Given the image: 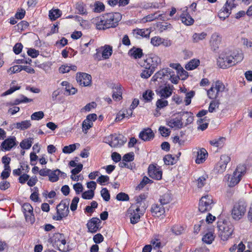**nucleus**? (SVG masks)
<instances>
[{
  "instance_id": "obj_1",
  "label": "nucleus",
  "mask_w": 252,
  "mask_h": 252,
  "mask_svg": "<svg viewBox=\"0 0 252 252\" xmlns=\"http://www.w3.org/2000/svg\"><path fill=\"white\" fill-rule=\"evenodd\" d=\"M243 58V54L241 52L225 50L220 54L217 63L220 68L225 69L241 62Z\"/></svg>"
},
{
  "instance_id": "obj_2",
  "label": "nucleus",
  "mask_w": 252,
  "mask_h": 252,
  "mask_svg": "<svg viewBox=\"0 0 252 252\" xmlns=\"http://www.w3.org/2000/svg\"><path fill=\"white\" fill-rule=\"evenodd\" d=\"M218 234L221 240L226 241L232 237L234 226L229 221H219L218 222Z\"/></svg>"
},
{
  "instance_id": "obj_3",
  "label": "nucleus",
  "mask_w": 252,
  "mask_h": 252,
  "mask_svg": "<svg viewBox=\"0 0 252 252\" xmlns=\"http://www.w3.org/2000/svg\"><path fill=\"white\" fill-rule=\"evenodd\" d=\"M246 171V167L244 165H239L232 175H226L225 179L227 180V185L230 187H234L239 183L242 176Z\"/></svg>"
},
{
  "instance_id": "obj_4",
  "label": "nucleus",
  "mask_w": 252,
  "mask_h": 252,
  "mask_svg": "<svg viewBox=\"0 0 252 252\" xmlns=\"http://www.w3.org/2000/svg\"><path fill=\"white\" fill-rule=\"evenodd\" d=\"M225 86L220 81H217L213 83L212 87L207 91V95L210 99H217L222 96L224 91Z\"/></svg>"
},
{
  "instance_id": "obj_5",
  "label": "nucleus",
  "mask_w": 252,
  "mask_h": 252,
  "mask_svg": "<svg viewBox=\"0 0 252 252\" xmlns=\"http://www.w3.org/2000/svg\"><path fill=\"white\" fill-rule=\"evenodd\" d=\"M160 63V58L155 54L151 53L146 56V59L142 61L140 64L145 68H151L152 69L155 70Z\"/></svg>"
},
{
  "instance_id": "obj_6",
  "label": "nucleus",
  "mask_w": 252,
  "mask_h": 252,
  "mask_svg": "<svg viewBox=\"0 0 252 252\" xmlns=\"http://www.w3.org/2000/svg\"><path fill=\"white\" fill-rule=\"evenodd\" d=\"M48 242L52 244L54 247L57 246L59 250L62 252H66L67 248L65 247L66 243L65 237L63 234L56 233L48 239Z\"/></svg>"
},
{
  "instance_id": "obj_7",
  "label": "nucleus",
  "mask_w": 252,
  "mask_h": 252,
  "mask_svg": "<svg viewBox=\"0 0 252 252\" xmlns=\"http://www.w3.org/2000/svg\"><path fill=\"white\" fill-rule=\"evenodd\" d=\"M126 141L123 135L116 134H111L104 139V141L111 147H118L122 146Z\"/></svg>"
},
{
  "instance_id": "obj_8",
  "label": "nucleus",
  "mask_w": 252,
  "mask_h": 252,
  "mask_svg": "<svg viewBox=\"0 0 252 252\" xmlns=\"http://www.w3.org/2000/svg\"><path fill=\"white\" fill-rule=\"evenodd\" d=\"M103 15L108 29L116 27L122 18V15L119 12L108 13Z\"/></svg>"
},
{
  "instance_id": "obj_9",
  "label": "nucleus",
  "mask_w": 252,
  "mask_h": 252,
  "mask_svg": "<svg viewBox=\"0 0 252 252\" xmlns=\"http://www.w3.org/2000/svg\"><path fill=\"white\" fill-rule=\"evenodd\" d=\"M247 204L242 201L236 203L232 210V217L235 220H240L246 211Z\"/></svg>"
},
{
  "instance_id": "obj_10",
  "label": "nucleus",
  "mask_w": 252,
  "mask_h": 252,
  "mask_svg": "<svg viewBox=\"0 0 252 252\" xmlns=\"http://www.w3.org/2000/svg\"><path fill=\"white\" fill-rule=\"evenodd\" d=\"M214 204L213 198L211 195L203 196L200 199L198 209L202 213L209 211Z\"/></svg>"
},
{
  "instance_id": "obj_11",
  "label": "nucleus",
  "mask_w": 252,
  "mask_h": 252,
  "mask_svg": "<svg viewBox=\"0 0 252 252\" xmlns=\"http://www.w3.org/2000/svg\"><path fill=\"white\" fill-rule=\"evenodd\" d=\"M68 205V201H62L57 207V215L54 219L60 220L66 217L69 213Z\"/></svg>"
},
{
  "instance_id": "obj_12",
  "label": "nucleus",
  "mask_w": 252,
  "mask_h": 252,
  "mask_svg": "<svg viewBox=\"0 0 252 252\" xmlns=\"http://www.w3.org/2000/svg\"><path fill=\"white\" fill-rule=\"evenodd\" d=\"M96 53L94 54V58L98 60H101V57L103 59H107L112 55V47L108 45H105L96 50Z\"/></svg>"
},
{
  "instance_id": "obj_13",
  "label": "nucleus",
  "mask_w": 252,
  "mask_h": 252,
  "mask_svg": "<svg viewBox=\"0 0 252 252\" xmlns=\"http://www.w3.org/2000/svg\"><path fill=\"white\" fill-rule=\"evenodd\" d=\"M127 213L131 223L135 224L139 221L142 213L140 212L138 205L131 206L128 209Z\"/></svg>"
},
{
  "instance_id": "obj_14",
  "label": "nucleus",
  "mask_w": 252,
  "mask_h": 252,
  "mask_svg": "<svg viewBox=\"0 0 252 252\" xmlns=\"http://www.w3.org/2000/svg\"><path fill=\"white\" fill-rule=\"evenodd\" d=\"M230 161V158L226 155L220 156V161L216 164L214 170L218 173H222L226 169L227 164Z\"/></svg>"
},
{
  "instance_id": "obj_15",
  "label": "nucleus",
  "mask_w": 252,
  "mask_h": 252,
  "mask_svg": "<svg viewBox=\"0 0 252 252\" xmlns=\"http://www.w3.org/2000/svg\"><path fill=\"white\" fill-rule=\"evenodd\" d=\"M156 76L157 78H161L162 77L167 76L169 77L170 81L175 84H177L179 80V77L172 74L171 69L165 68L158 72L155 76Z\"/></svg>"
},
{
  "instance_id": "obj_16",
  "label": "nucleus",
  "mask_w": 252,
  "mask_h": 252,
  "mask_svg": "<svg viewBox=\"0 0 252 252\" xmlns=\"http://www.w3.org/2000/svg\"><path fill=\"white\" fill-rule=\"evenodd\" d=\"M174 86L172 85L166 84L164 86L160 87L157 90V94L161 98H167L172 94Z\"/></svg>"
},
{
  "instance_id": "obj_17",
  "label": "nucleus",
  "mask_w": 252,
  "mask_h": 252,
  "mask_svg": "<svg viewBox=\"0 0 252 252\" xmlns=\"http://www.w3.org/2000/svg\"><path fill=\"white\" fill-rule=\"evenodd\" d=\"M148 174L152 178L159 180L162 178V171L159 166L150 164L148 167Z\"/></svg>"
},
{
  "instance_id": "obj_18",
  "label": "nucleus",
  "mask_w": 252,
  "mask_h": 252,
  "mask_svg": "<svg viewBox=\"0 0 252 252\" xmlns=\"http://www.w3.org/2000/svg\"><path fill=\"white\" fill-rule=\"evenodd\" d=\"M97 119V115L94 114H91L88 115L86 119L83 122L82 126V131L86 133L88 130L93 126V122Z\"/></svg>"
},
{
  "instance_id": "obj_19",
  "label": "nucleus",
  "mask_w": 252,
  "mask_h": 252,
  "mask_svg": "<svg viewBox=\"0 0 252 252\" xmlns=\"http://www.w3.org/2000/svg\"><path fill=\"white\" fill-rule=\"evenodd\" d=\"M100 220L97 218H93L88 221L87 227L88 232L94 233L96 232L100 228Z\"/></svg>"
},
{
  "instance_id": "obj_20",
  "label": "nucleus",
  "mask_w": 252,
  "mask_h": 252,
  "mask_svg": "<svg viewBox=\"0 0 252 252\" xmlns=\"http://www.w3.org/2000/svg\"><path fill=\"white\" fill-rule=\"evenodd\" d=\"M76 80L80 85L88 86L91 84L92 77L86 73H79L76 74Z\"/></svg>"
},
{
  "instance_id": "obj_21",
  "label": "nucleus",
  "mask_w": 252,
  "mask_h": 252,
  "mask_svg": "<svg viewBox=\"0 0 252 252\" xmlns=\"http://www.w3.org/2000/svg\"><path fill=\"white\" fill-rule=\"evenodd\" d=\"M235 5H232L230 4H227V1L225 5L221 9L219 13V17L221 20H224L226 18L228 17L231 13V10L233 7H235Z\"/></svg>"
},
{
  "instance_id": "obj_22",
  "label": "nucleus",
  "mask_w": 252,
  "mask_h": 252,
  "mask_svg": "<svg viewBox=\"0 0 252 252\" xmlns=\"http://www.w3.org/2000/svg\"><path fill=\"white\" fill-rule=\"evenodd\" d=\"M182 118L180 115L175 118H173L166 121L167 125L171 128H181L182 127L183 124L182 123Z\"/></svg>"
},
{
  "instance_id": "obj_23",
  "label": "nucleus",
  "mask_w": 252,
  "mask_h": 252,
  "mask_svg": "<svg viewBox=\"0 0 252 252\" xmlns=\"http://www.w3.org/2000/svg\"><path fill=\"white\" fill-rule=\"evenodd\" d=\"M16 145V138L14 136L10 137L4 140L0 146L1 149L5 151H10L13 147Z\"/></svg>"
},
{
  "instance_id": "obj_24",
  "label": "nucleus",
  "mask_w": 252,
  "mask_h": 252,
  "mask_svg": "<svg viewBox=\"0 0 252 252\" xmlns=\"http://www.w3.org/2000/svg\"><path fill=\"white\" fill-rule=\"evenodd\" d=\"M92 22L95 25L96 28L99 30L108 29L106 25L104 15L93 18L92 20Z\"/></svg>"
},
{
  "instance_id": "obj_25",
  "label": "nucleus",
  "mask_w": 252,
  "mask_h": 252,
  "mask_svg": "<svg viewBox=\"0 0 252 252\" xmlns=\"http://www.w3.org/2000/svg\"><path fill=\"white\" fill-rule=\"evenodd\" d=\"M221 41V37L218 33H214L212 35L210 44L211 48L214 51H216Z\"/></svg>"
},
{
  "instance_id": "obj_26",
  "label": "nucleus",
  "mask_w": 252,
  "mask_h": 252,
  "mask_svg": "<svg viewBox=\"0 0 252 252\" xmlns=\"http://www.w3.org/2000/svg\"><path fill=\"white\" fill-rule=\"evenodd\" d=\"M151 212L153 216L159 217L165 214V209L161 204H155L152 205Z\"/></svg>"
},
{
  "instance_id": "obj_27",
  "label": "nucleus",
  "mask_w": 252,
  "mask_h": 252,
  "mask_svg": "<svg viewBox=\"0 0 252 252\" xmlns=\"http://www.w3.org/2000/svg\"><path fill=\"white\" fill-rule=\"evenodd\" d=\"M139 138L144 141H150L154 137V134L151 128L144 129L140 132L139 135Z\"/></svg>"
},
{
  "instance_id": "obj_28",
  "label": "nucleus",
  "mask_w": 252,
  "mask_h": 252,
  "mask_svg": "<svg viewBox=\"0 0 252 252\" xmlns=\"http://www.w3.org/2000/svg\"><path fill=\"white\" fill-rule=\"evenodd\" d=\"M31 126V124L30 121L26 120L22 121L21 122L12 124L10 126V128L12 129L16 128L21 130H24L26 129L29 128Z\"/></svg>"
},
{
  "instance_id": "obj_29",
  "label": "nucleus",
  "mask_w": 252,
  "mask_h": 252,
  "mask_svg": "<svg viewBox=\"0 0 252 252\" xmlns=\"http://www.w3.org/2000/svg\"><path fill=\"white\" fill-rule=\"evenodd\" d=\"M208 156V153L204 148H201L197 152V157L195 162L197 164L203 163Z\"/></svg>"
},
{
  "instance_id": "obj_30",
  "label": "nucleus",
  "mask_w": 252,
  "mask_h": 252,
  "mask_svg": "<svg viewBox=\"0 0 252 252\" xmlns=\"http://www.w3.org/2000/svg\"><path fill=\"white\" fill-rule=\"evenodd\" d=\"M128 54L131 57L136 59L141 58L143 53L141 48L133 47L129 50Z\"/></svg>"
},
{
  "instance_id": "obj_31",
  "label": "nucleus",
  "mask_w": 252,
  "mask_h": 252,
  "mask_svg": "<svg viewBox=\"0 0 252 252\" xmlns=\"http://www.w3.org/2000/svg\"><path fill=\"white\" fill-rule=\"evenodd\" d=\"M181 19L183 23L186 25H191L194 22V20L191 18L187 11H184L181 15Z\"/></svg>"
},
{
  "instance_id": "obj_32",
  "label": "nucleus",
  "mask_w": 252,
  "mask_h": 252,
  "mask_svg": "<svg viewBox=\"0 0 252 252\" xmlns=\"http://www.w3.org/2000/svg\"><path fill=\"white\" fill-rule=\"evenodd\" d=\"M62 85L65 87V92L64 93L65 95L74 94L77 92V90L66 81H63L62 83Z\"/></svg>"
},
{
  "instance_id": "obj_33",
  "label": "nucleus",
  "mask_w": 252,
  "mask_h": 252,
  "mask_svg": "<svg viewBox=\"0 0 252 252\" xmlns=\"http://www.w3.org/2000/svg\"><path fill=\"white\" fill-rule=\"evenodd\" d=\"M172 200L171 193L168 190L161 195L159 198V202L162 205H165L170 202Z\"/></svg>"
},
{
  "instance_id": "obj_34",
  "label": "nucleus",
  "mask_w": 252,
  "mask_h": 252,
  "mask_svg": "<svg viewBox=\"0 0 252 252\" xmlns=\"http://www.w3.org/2000/svg\"><path fill=\"white\" fill-rule=\"evenodd\" d=\"M215 235L213 232L210 231L205 234L202 237V241L207 244L212 243L215 239Z\"/></svg>"
},
{
  "instance_id": "obj_35",
  "label": "nucleus",
  "mask_w": 252,
  "mask_h": 252,
  "mask_svg": "<svg viewBox=\"0 0 252 252\" xmlns=\"http://www.w3.org/2000/svg\"><path fill=\"white\" fill-rule=\"evenodd\" d=\"M61 171L59 169H56L54 171L50 170L48 177L49 180L51 182H57L59 180V177Z\"/></svg>"
},
{
  "instance_id": "obj_36",
  "label": "nucleus",
  "mask_w": 252,
  "mask_h": 252,
  "mask_svg": "<svg viewBox=\"0 0 252 252\" xmlns=\"http://www.w3.org/2000/svg\"><path fill=\"white\" fill-rule=\"evenodd\" d=\"M210 103L208 111L210 113L216 112L217 110L219 109L220 102L219 99H213Z\"/></svg>"
},
{
  "instance_id": "obj_37",
  "label": "nucleus",
  "mask_w": 252,
  "mask_h": 252,
  "mask_svg": "<svg viewBox=\"0 0 252 252\" xmlns=\"http://www.w3.org/2000/svg\"><path fill=\"white\" fill-rule=\"evenodd\" d=\"M79 147V143H75L68 146H65L63 148V152L64 154H70Z\"/></svg>"
},
{
  "instance_id": "obj_38",
  "label": "nucleus",
  "mask_w": 252,
  "mask_h": 252,
  "mask_svg": "<svg viewBox=\"0 0 252 252\" xmlns=\"http://www.w3.org/2000/svg\"><path fill=\"white\" fill-rule=\"evenodd\" d=\"M178 114L180 115L182 118V117L186 118V125L191 124L193 121V116H192V114L190 112L187 111L180 112Z\"/></svg>"
},
{
  "instance_id": "obj_39",
  "label": "nucleus",
  "mask_w": 252,
  "mask_h": 252,
  "mask_svg": "<svg viewBox=\"0 0 252 252\" xmlns=\"http://www.w3.org/2000/svg\"><path fill=\"white\" fill-rule=\"evenodd\" d=\"M208 178L207 174L204 173L201 176L199 177L196 180V185L198 188H202L206 184V181Z\"/></svg>"
},
{
  "instance_id": "obj_40",
  "label": "nucleus",
  "mask_w": 252,
  "mask_h": 252,
  "mask_svg": "<svg viewBox=\"0 0 252 252\" xmlns=\"http://www.w3.org/2000/svg\"><path fill=\"white\" fill-rule=\"evenodd\" d=\"M171 231L175 235H179L182 234L184 231V228L180 224H175L171 228Z\"/></svg>"
},
{
  "instance_id": "obj_41",
  "label": "nucleus",
  "mask_w": 252,
  "mask_h": 252,
  "mask_svg": "<svg viewBox=\"0 0 252 252\" xmlns=\"http://www.w3.org/2000/svg\"><path fill=\"white\" fill-rule=\"evenodd\" d=\"M200 62L197 59H192L186 65L185 68L188 70L196 68L199 64Z\"/></svg>"
},
{
  "instance_id": "obj_42",
  "label": "nucleus",
  "mask_w": 252,
  "mask_h": 252,
  "mask_svg": "<svg viewBox=\"0 0 252 252\" xmlns=\"http://www.w3.org/2000/svg\"><path fill=\"white\" fill-rule=\"evenodd\" d=\"M225 140L224 137H221L211 140L210 143L211 145L216 147H220L223 145Z\"/></svg>"
},
{
  "instance_id": "obj_43",
  "label": "nucleus",
  "mask_w": 252,
  "mask_h": 252,
  "mask_svg": "<svg viewBox=\"0 0 252 252\" xmlns=\"http://www.w3.org/2000/svg\"><path fill=\"white\" fill-rule=\"evenodd\" d=\"M156 13L150 14V15H148L144 17L142 19L143 22L144 23L151 22L156 19H160V20H162V14H159L158 16H156Z\"/></svg>"
},
{
  "instance_id": "obj_44",
  "label": "nucleus",
  "mask_w": 252,
  "mask_h": 252,
  "mask_svg": "<svg viewBox=\"0 0 252 252\" xmlns=\"http://www.w3.org/2000/svg\"><path fill=\"white\" fill-rule=\"evenodd\" d=\"M33 139L32 138H30L29 139L23 140L20 143V147L23 149H30L33 143Z\"/></svg>"
},
{
  "instance_id": "obj_45",
  "label": "nucleus",
  "mask_w": 252,
  "mask_h": 252,
  "mask_svg": "<svg viewBox=\"0 0 252 252\" xmlns=\"http://www.w3.org/2000/svg\"><path fill=\"white\" fill-rule=\"evenodd\" d=\"M77 67L75 65H68L67 64H64L62 65L59 68V72L62 73H65L68 72L70 70L74 71L76 70Z\"/></svg>"
},
{
  "instance_id": "obj_46",
  "label": "nucleus",
  "mask_w": 252,
  "mask_h": 252,
  "mask_svg": "<svg viewBox=\"0 0 252 252\" xmlns=\"http://www.w3.org/2000/svg\"><path fill=\"white\" fill-rule=\"evenodd\" d=\"M61 15V11L59 9H51L49 11V16L52 20H55Z\"/></svg>"
},
{
  "instance_id": "obj_47",
  "label": "nucleus",
  "mask_w": 252,
  "mask_h": 252,
  "mask_svg": "<svg viewBox=\"0 0 252 252\" xmlns=\"http://www.w3.org/2000/svg\"><path fill=\"white\" fill-rule=\"evenodd\" d=\"M116 91H114L113 94V98L116 101L120 100L122 98V88L119 87L115 88Z\"/></svg>"
},
{
  "instance_id": "obj_48",
  "label": "nucleus",
  "mask_w": 252,
  "mask_h": 252,
  "mask_svg": "<svg viewBox=\"0 0 252 252\" xmlns=\"http://www.w3.org/2000/svg\"><path fill=\"white\" fill-rule=\"evenodd\" d=\"M76 8L78 11V13L79 14L84 15L87 13L86 5L82 2L77 3L76 4Z\"/></svg>"
},
{
  "instance_id": "obj_49",
  "label": "nucleus",
  "mask_w": 252,
  "mask_h": 252,
  "mask_svg": "<svg viewBox=\"0 0 252 252\" xmlns=\"http://www.w3.org/2000/svg\"><path fill=\"white\" fill-rule=\"evenodd\" d=\"M168 105V102L165 98H161L158 99L156 102V106L157 109H161L167 106Z\"/></svg>"
},
{
  "instance_id": "obj_50",
  "label": "nucleus",
  "mask_w": 252,
  "mask_h": 252,
  "mask_svg": "<svg viewBox=\"0 0 252 252\" xmlns=\"http://www.w3.org/2000/svg\"><path fill=\"white\" fill-rule=\"evenodd\" d=\"M104 8L105 6L103 3L99 1H96L94 4L93 11L94 12L100 13L104 10Z\"/></svg>"
},
{
  "instance_id": "obj_51",
  "label": "nucleus",
  "mask_w": 252,
  "mask_h": 252,
  "mask_svg": "<svg viewBox=\"0 0 252 252\" xmlns=\"http://www.w3.org/2000/svg\"><path fill=\"white\" fill-rule=\"evenodd\" d=\"M207 36V34L205 32H201L200 33H194L192 36L193 42H197L200 40H202L204 39Z\"/></svg>"
},
{
  "instance_id": "obj_52",
  "label": "nucleus",
  "mask_w": 252,
  "mask_h": 252,
  "mask_svg": "<svg viewBox=\"0 0 252 252\" xmlns=\"http://www.w3.org/2000/svg\"><path fill=\"white\" fill-rule=\"evenodd\" d=\"M152 181L150 179H149L148 177L145 176L143 177L142 180L140 182L139 184L136 187L137 189H138L139 190H140L142 189L146 185H147L148 183H152Z\"/></svg>"
},
{
  "instance_id": "obj_53",
  "label": "nucleus",
  "mask_w": 252,
  "mask_h": 252,
  "mask_svg": "<svg viewBox=\"0 0 252 252\" xmlns=\"http://www.w3.org/2000/svg\"><path fill=\"white\" fill-rule=\"evenodd\" d=\"M154 95V93L153 91L148 90L143 93V97L147 101H150L153 99Z\"/></svg>"
},
{
  "instance_id": "obj_54",
  "label": "nucleus",
  "mask_w": 252,
  "mask_h": 252,
  "mask_svg": "<svg viewBox=\"0 0 252 252\" xmlns=\"http://www.w3.org/2000/svg\"><path fill=\"white\" fill-rule=\"evenodd\" d=\"M94 196V191L93 189L86 191L82 194V197L84 199H91Z\"/></svg>"
},
{
  "instance_id": "obj_55",
  "label": "nucleus",
  "mask_w": 252,
  "mask_h": 252,
  "mask_svg": "<svg viewBox=\"0 0 252 252\" xmlns=\"http://www.w3.org/2000/svg\"><path fill=\"white\" fill-rule=\"evenodd\" d=\"M206 227V223L204 220L200 221L199 223L195 224L194 226V231L195 233H198L202 229H205Z\"/></svg>"
},
{
  "instance_id": "obj_56",
  "label": "nucleus",
  "mask_w": 252,
  "mask_h": 252,
  "mask_svg": "<svg viewBox=\"0 0 252 252\" xmlns=\"http://www.w3.org/2000/svg\"><path fill=\"white\" fill-rule=\"evenodd\" d=\"M175 158L171 155H167L163 158L164 162L166 165H173L175 163Z\"/></svg>"
},
{
  "instance_id": "obj_57",
  "label": "nucleus",
  "mask_w": 252,
  "mask_h": 252,
  "mask_svg": "<svg viewBox=\"0 0 252 252\" xmlns=\"http://www.w3.org/2000/svg\"><path fill=\"white\" fill-rule=\"evenodd\" d=\"M141 74V77L143 78H148L151 76V75L154 73L155 70L152 69V68H145Z\"/></svg>"
},
{
  "instance_id": "obj_58",
  "label": "nucleus",
  "mask_w": 252,
  "mask_h": 252,
  "mask_svg": "<svg viewBox=\"0 0 252 252\" xmlns=\"http://www.w3.org/2000/svg\"><path fill=\"white\" fill-rule=\"evenodd\" d=\"M161 37L156 36L151 38V43L154 46H158L161 45Z\"/></svg>"
},
{
  "instance_id": "obj_59",
  "label": "nucleus",
  "mask_w": 252,
  "mask_h": 252,
  "mask_svg": "<svg viewBox=\"0 0 252 252\" xmlns=\"http://www.w3.org/2000/svg\"><path fill=\"white\" fill-rule=\"evenodd\" d=\"M23 212L25 214V217H27V213L32 214L33 212V208L31 205L29 203H25L23 206Z\"/></svg>"
},
{
  "instance_id": "obj_60",
  "label": "nucleus",
  "mask_w": 252,
  "mask_h": 252,
  "mask_svg": "<svg viewBox=\"0 0 252 252\" xmlns=\"http://www.w3.org/2000/svg\"><path fill=\"white\" fill-rule=\"evenodd\" d=\"M44 117V113L42 111H38L33 113L31 115V119L32 120H39Z\"/></svg>"
},
{
  "instance_id": "obj_61",
  "label": "nucleus",
  "mask_w": 252,
  "mask_h": 252,
  "mask_svg": "<svg viewBox=\"0 0 252 252\" xmlns=\"http://www.w3.org/2000/svg\"><path fill=\"white\" fill-rule=\"evenodd\" d=\"M101 195L105 201H108L110 200V194L106 188L102 189L101 190Z\"/></svg>"
},
{
  "instance_id": "obj_62",
  "label": "nucleus",
  "mask_w": 252,
  "mask_h": 252,
  "mask_svg": "<svg viewBox=\"0 0 252 252\" xmlns=\"http://www.w3.org/2000/svg\"><path fill=\"white\" fill-rule=\"evenodd\" d=\"M79 201V198L78 197H74L72 199L70 204V210L72 211H74L77 209V204Z\"/></svg>"
},
{
  "instance_id": "obj_63",
  "label": "nucleus",
  "mask_w": 252,
  "mask_h": 252,
  "mask_svg": "<svg viewBox=\"0 0 252 252\" xmlns=\"http://www.w3.org/2000/svg\"><path fill=\"white\" fill-rule=\"evenodd\" d=\"M194 95V92L193 91H190L186 94L185 99L186 105H189L191 103V98L193 97Z\"/></svg>"
},
{
  "instance_id": "obj_64",
  "label": "nucleus",
  "mask_w": 252,
  "mask_h": 252,
  "mask_svg": "<svg viewBox=\"0 0 252 252\" xmlns=\"http://www.w3.org/2000/svg\"><path fill=\"white\" fill-rule=\"evenodd\" d=\"M28 55L32 58H36L39 55V51L33 48H30L27 51Z\"/></svg>"
}]
</instances>
